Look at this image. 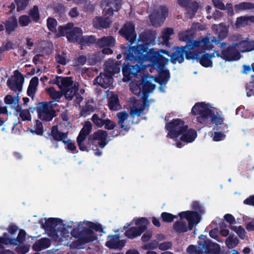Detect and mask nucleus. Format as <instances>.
<instances>
[{
	"label": "nucleus",
	"instance_id": "f257e3e1",
	"mask_svg": "<svg viewBox=\"0 0 254 254\" xmlns=\"http://www.w3.org/2000/svg\"><path fill=\"white\" fill-rule=\"evenodd\" d=\"M142 40L139 41L137 47H132V51L136 52V56L133 57L131 53L128 56L129 60L138 61V64H144L148 62L150 64H168L169 59L164 57L161 54L169 57L173 64L177 62L181 64L184 61L185 56L187 60L192 58V51L185 47H175V51L171 52L166 50L155 51L151 47L155 44L156 36L151 30H145L141 36Z\"/></svg>",
	"mask_w": 254,
	"mask_h": 254
},
{
	"label": "nucleus",
	"instance_id": "f03ea898",
	"mask_svg": "<svg viewBox=\"0 0 254 254\" xmlns=\"http://www.w3.org/2000/svg\"><path fill=\"white\" fill-rule=\"evenodd\" d=\"M41 224L48 235L53 239L57 240L66 237L67 230L60 218H49Z\"/></svg>",
	"mask_w": 254,
	"mask_h": 254
},
{
	"label": "nucleus",
	"instance_id": "7ed1b4c3",
	"mask_svg": "<svg viewBox=\"0 0 254 254\" xmlns=\"http://www.w3.org/2000/svg\"><path fill=\"white\" fill-rule=\"evenodd\" d=\"M104 72L100 73L95 79L96 82L101 87L106 89L112 85L113 76L120 72L121 64H104Z\"/></svg>",
	"mask_w": 254,
	"mask_h": 254
},
{
	"label": "nucleus",
	"instance_id": "20e7f679",
	"mask_svg": "<svg viewBox=\"0 0 254 254\" xmlns=\"http://www.w3.org/2000/svg\"><path fill=\"white\" fill-rule=\"evenodd\" d=\"M151 75L148 73L143 74V76L134 79L130 83V89L132 93L140 96L142 91L152 92L155 88L156 85L148 78H151Z\"/></svg>",
	"mask_w": 254,
	"mask_h": 254
},
{
	"label": "nucleus",
	"instance_id": "39448f33",
	"mask_svg": "<svg viewBox=\"0 0 254 254\" xmlns=\"http://www.w3.org/2000/svg\"><path fill=\"white\" fill-rule=\"evenodd\" d=\"M237 46V43L229 44L226 42H221L220 47L221 53L217 52L216 55L226 62L237 61L242 57L240 52L236 48Z\"/></svg>",
	"mask_w": 254,
	"mask_h": 254
},
{
	"label": "nucleus",
	"instance_id": "423d86ee",
	"mask_svg": "<svg viewBox=\"0 0 254 254\" xmlns=\"http://www.w3.org/2000/svg\"><path fill=\"white\" fill-rule=\"evenodd\" d=\"M191 112L193 115H198L196 118V121L199 123L207 125L212 110L209 108V104L204 102H197L192 107Z\"/></svg>",
	"mask_w": 254,
	"mask_h": 254
},
{
	"label": "nucleus",
	"instance_id": "0eeeda50",
	"mask_svg": "<svg viewBox=\"0 0 254 254\" xmlns=\"http://www.w3.org/2000/svg\"><path fill=\"white\" fill-rule=\"evenodd\" d=\"M71 236L77 239V242L84 245L93 242L97 239L94 231L89 227H82L73 228L71 231Z\"/></svg>",
	"mask_w": 254,
	"mask_h": 254
},
{
	"label": "nucleus",
	"instance_id": "6e6552de",
	"mask_svg": "<svg viewBox=\"0 0 254 254\" xmlns=\"http://www.w3.org/2000/svg\"><path fill=\"white\" fill-rule=\"evenodd\" d=\"M133 221H134V224L137 226L130 227L125 233V235L130 239L140 236L143 233L146 232L147 230V226L150 223V221L146 217L133 219Z\"/></svg>",
	"mask_w": 254,
	"mask_h": 254
},
{
	"label": "nucleus",
	"instance_id": "1a4fd4ad",
	"mask_svg": "<svg viewBox=\"0 0 254 254\" xmlns=\"http://www.w3.org/2000/svg\"><path fill=\"white\" fill-rule=\"evenodd\" d=\"M165 127L168 131L167 137L176 138L181 134L187 131L188 126L185 125V122L180 119H174L166 124Z\"/></svg>",
	"mask_w": 254,
	"mask_h": 254
},
{
	"label": "nucleus",
	"instance_id": "9d476101",
	"mask_svg": "<svg viewBox=\"0 0 254 254\" xmlns=\"http://www.w3.org/2000/svg\"><path fill=\"white\" fill-rule=\"evenodd\" d=\"M49 104L44 101L39 102L36 107L38 118L42 121H51L57 115L56 110L52 109Z\"/></svg>",
	"mask_w": 254,
	"mask_h": 254
},
{
	"label": "nucleus",
	"instance_id": "9b49d317",
	"mask_svg": "<svg viewBox=\"0 0 254 254\" xmlns=\"http://www.w3.org/2000/svg\"><path fill=\"white\" fill-rule=\"evenodd\" d=\"M92 128V126L90 121H86L80 130L76 141L79 149L82 151H89V146L87 145V141L85 143L84 141L87 136L90 133Z\"/></svg>",
	"mask_w": 254,
	"mask_h": 254
},
{
	"label": "nucleus",
	"instance_id": "f8f14e48",
	"mask_svg": "<svg viewBox=\"0 0 254 254\" xmlns=\"http://www.w3.org/2000/svg\"><path fill=\"white\" fill-rule=\"evenodd\" d=\"M26 232L23 229H20L16 238H12L7 233H4L1 236L3 246H17L22 243L25 240Z\"/></svg>",
	"mask_w": 254,
	"mask_h": 254
},
{
	"label": "nucleus",
	"instance_id": "ddd939ff",
	"mask_svg": "<svg viewBox=\"0 0 254 254\" xmlns=\"http://www.w3.org/2000/svg\"><path fill=\"white\" fill-rule=\"evenodd\" d=\"M24 80L22 74L15 70L14 71V75L11 78H8L6 83L11 90L18 91V93H19L22 91Z\"/></svg>",
	"mask_w": 254,
	"mask_h": 254
},
{
	"label": "nucleus",
	"instance_id": "4468645a",
	"mask_svg": "<svg viewBox=\"0 0 254 254\" xmlns=\"http://www.w3.org/2000/svg\"><path fill=\"white\" fill-rule=\"evenodd\" d=\"M119 33L122 37L129 42L130 45L133 44L136 40V34L135 31V26L131 22L125 23Z\"/></svg>",
	"mask_w": 254,
	"mask_h": 254
},
{
	"label": "nucleus",
	"instance_id": "2eb2a0df",
	"mask_svg": "<svg viewBox=\"0 0 254 254\" xmlns=\"http://www.w3.org/2000/svg\"><path fill=\"white\" fill-rule=\"evenodd\" d=\"M181 219H186L188 221V230H191L195 225L197 224L200 220V216L195 211H182L179 214Z\"/></svg>",
	"mask_w": 254,
	"mask_h": 254
},
{
	"label": "nucleus",
	"instance_id": "dca6fc26",
	"mask_svg": "<svg viewBox=\"0 0 254 254\" xmlns=\"http://www.w3.org/2000/svg\"><path fill=\"white\" fill-rule=\"evenodd\" d=\"M166 64H158L159 71L157 75H151V78L154 81L159 84L161 86H165L170 78V73L169 70L165 69Z\"/></svg>",
	"mask_w": 254,
	"mask_h": 254
},
{
	"label": "nucleus",
	"instance_id": "f3484780",
	"mask_svg": "<svg viewBox=\"0 0 254 254\" xmlns=\"http://www.w3.org/2000/svg\"><path fill=\"white\" fill-rule=\"evenodd\" d=\"M193 45H191L192 47H194V49L198 50H211L213 48L214 42H212V39L211 41L209 38L205 37L201 40L195 41L192 43Z\"/></svg>",
	"mask_w": 254,
	"mask_h": 254
},
{
	"label": "nucleus",
	"instance_id": "a211bd4d",
	"mask_svg": "<svg viewBox=\"0 0 254 254\" xmlns=\"http://www.w3.org/2000/svg\"><path fill=\"white\" fill-rule=\"evenodd\" d=\"M126 241L125 240H120L119 234L112 235L110 238L106 243V246L111 249L121 250L126 245Z\"/></svg>",
	"mask_w": 254,
	"mask_h": 254
},
{
	"label": "nucleus",
	"instance_id": "6ab92c4d",
	"mask_svg": "<svg viewBox=\"0 0 254 254\" xmlns=\"http://www.w3.org/2000/svg\"><path fill=\"white\" fill-rule=\"evenodd\" d=\"M108 133L106 131L103 130H98L93 134L90 135L88 137L87 145L89 146V150L94 149V144L95 140H105L107 139Z\"/></svg>",
	"mask_w": 254,
	"mask_h": 254
},
{
	"label": "nucleus",
	"instance_id": "aec40b11",
	"mask_svg": "<svg viewBox=\"0 0 254 254\" xmlns=\"http://www.w3.org/2000/svg\"><path fill=\"white\" fill-rule=\"evenodd\" d=\"M191 57V60L199 62V64H212L211 57L208 54H202V52L197 49L192 51Z\"/></svg>",
	"mask_w": 254,
	"mask_h": 254
},
{
	"label": "nucleus",
	"instance_id": "412c9836",
	"mask_svg": "<svg viewBox=\"0 0 254 254\" xmlns=\"http://www.w3.org/2000/svg\"><path fill=\"white\" fill-rule=\"evenodd\" d=\"M198 244L201 247L202 249L207 254H215L218 253L220 251V246L218 244L212 242L210 240H206L203 242L199 241Z\"/></svg>",
	"mask_w": 254,
	"mask_h": 254
},
{
	"label": "nucleus",
	"instance_id": "4be33fe9",
	"mask_svg": "<svg viewBox=\"0 0 254 254\" xmlns=\"http://www.w3.org/2000/svg\"><path fill=\"white\" fill-rule=\"evenodd\" d=\"M111 23L112 21L109 17L96 16L93 20V27L99 30L109 28Z\"/></svg>",
	"mask_w": 254,
	"mask_h": 254
},
{
	"label": "nucleus",
	"instance_id": "5701e85b",
	"mask_svg": "<svg viewBox=\"0 0 254 254\" xmlns=\"http://www.w3.org/2000/svg\"><path fill=\"white\" fill-rule=\"evenodd\" d=\"M143 32L141 33L139 35V37L138 39V41H137L136 46H130L128 48V50L126 52H123L121 54H118L117 56V59L118 60H120L122 58V57H123L125 60V63L124 64H126V63H127V64H129V63H132V64H135V63L138 64L139 62L137 61L131 60V59H130V60H129L128 59V56L129 55V53H131L133 57H135V56H136V52L133 50L132 51L131 50L132 49H132V47H135L137 46V45H138L139 41L142 40V38H141V36L143 34Z\"/></svg>",
	"mask_w": 254,
	"mask_h": 254
},
{
	"label": "nucleus",
	"instance_id": "b1692460",
	"mask_svg": "<svg viewBox=\"0 0 254 254\" xmlns=\"http://www.w3.org/2000/svg\"><path fill=\"white\" fill-rule=\"evenodd\" d=\"M54 83L58 86L61 91H63L72 86L73 82L70 77L57 76Z\"/></svg>",
	"mask_w": 254,
	"mask_h": 254
},
{
	"label": "nucleus",
	"instance_id": "393cba45",
	"mask_svg": "<svg viewBox=\"0 0 254 254\" xmlns=\"http://www.w3.org/2000/svg\"><path fill=\"white\" fill-rule=\"evenodd\" d=\"M178 36L180 41L187 42L186 45L184 46L185 48L191 51L194 49V47H191V45H193L192 43L195 40H192V34L190 31L187 30L182 32Z\"/></svg>",
	"mask_w": 254,
	"mask_h": 254
},
{
	"label": "nucleus",
	"instance_id": "a878e982",
	"mask_svg": "<svg viewBox=\"0 0 254 254\" xmlns=\"http://www.w3.org/2000/svg\"><path fill=\"white\" fill-rule=\"evenodd\" d=\"M49 135L52 137V138L51 139V141L54 140L63 142L67 138L68 132L60 131L59 130L57 126H54L52 127L51 131Z\"/></svg>",
	"mask_w": 254,
	"mask_h": 254
},
{
	"label": "nucleus",
	"instance_id": "bb28decb",
	"mask_svg": "<svg viewBox=\"0 0 254 254\" xmlns=\"http://www.w3.org/2000/svg\"><path fill=\"white\" fill-rule=\"evenodd\" d=\"M3 24L5 25L6 33L8 35L11 34L18 26L17 18L15 16L9 17Z\"/></svg>",
	"mask_w": 254,
	"mask_h": 254
},
{
	"label": "nucleus",
	"instance_id": "cd10ccee",
	"mask_svg": "<svg viewBox=\"0 0 254 254\" xmlns=\"http://www.w3.org/2000/svg\"><path fill=\"white\" fill-rule=\"evenodd\" d=\"M82 34V30L79 27H73L69 29L66 33V38L70 42H75L78 41Z\"/></svg>",
	"mask_w": 254,
	"mask_h": 254
},
{
	"label": "nucleus",
	"instance_id": "c85d7f7f",
	"mask_svg": "<svg viewBox=\"0 0 254 254\" xmlns=\"http://www.w3.org/2000/svg\"><path fill=\"white\" fill-rule=\"evenodd\" d=\"M116 39L112 36H104L103 37L99 39L96 42L97 46L101 48L104 47H114L115 46Z\"/></svg>",
	"mask_w": 254,
	"mask_h": 254
},
{
	"label": "nucleus",
	"instance_id": "c756f323",
	"mask_svg": "<svg viewBox=\"0 0 254 254\" xmlns=\"http://www.w3.org/2000/svg\"><path fill=\"white\" fill-rule=\"evenodd\" d=\"M180 140L187 143L193 142L197 137V132L194 129L190 128L181 134Z\"/></svg>",
	"mask_w": 254,
	"mask_h": 254
},
{
	"label": "nucleus",
	"instance_id": "7c9ffc66",
	"mask_svg": "<svg viewBox=\"0 0 254 254\" xmlns=\"http://www.w3.org/2000/svg\"><path fill=\"white\" fill-rule=\"evenodd\" d=\"M51 245V240L47 238H42L35 243L33 246V249L36 252H40L43 250L48 248Z\"/></svg>",
	"mask_w": 254,
	"mask_h": 254
},
{
	"label": "nucleus",
	"instance_id": "2f4dec72",
	"mask_svg": "<svg viewBox=\"0 0 254 254\" xmlns=\"http://www.w3.org/2000/svg\"><path fill=\"white\" fill-rule=\"evenodd\" d=\"M108 105L112 111L119 110L121 108L119 99L117 95L112 94L108 99Z\"/></svg>",
	"mask_w": 254,
	"mask_h": 254
},
{
	"label": "nucleus",
	"instance_id": "473e14b6",
	"mask_svg": "<svg viewBox=\"0 0 254 254\" xmlns=\"http://www.w3.org/2000/svg\"><path fill=\"white\" fill-rule=\"evenodd\" d=\"M28 14L32 22L35 23H38L40 19V14L38 6L37 5H34L33 7L29 10Z\"/></svg>",
	"mask_w": 254,
	"mask_h": 254
},
{
	"label": "nucleus",
	"instance_id": "72a5a7b5",
	"mask_svg": "<svg viewBox=\"0 0 254 254\" xmlns=\"http://www.w3.org/2000/svg\"><path fill=\"white\" fill-rule=\"evenodd\" d=\"M242 52H250L254 50V41H243L238 44Z\"/></svg>",
	"mask_w": 254,
	"mask_h": 254
},
{
	"label": "nucleus",
	"instance_id": "f704fd0d",
	"mask_svg": "<svg viewBox=\"0 0 254 254\" xmlns=\"http://www.w3.org/2000/svg\"><path fill=\"white\" fill-rule=\"evenodd\" d=\"M130 70L132 73L133 79H135L137 78H139L145 74L143 73V66H140L139 64H130Z\"/></svg>",
	"mask_w": 254,
	"mask_h": 254
},
{
	"label": "nucleus",
	"instance_id": "c9c22d12",
	"mask_svg": "<svg viewBox=\"0 0 254 254\" xmlns=\"http://www.w3.org/2000/svg\"><path fill=\"white\" fill-rule=\"evenodd\" d=\"M78 90L77 87L72 85L62 92L67 100L71 101L73 99L74 95L77 92Z\"/></svg>",
	"mask_w": 254,
	"mask_h": 254
},
{
	"label": "nucleus",
	"instance_id": "e433bc0d",
	"mask_svg": "<svg viewBox=\"0 0 254 254\" xmlns=\"http://www.w3.org/2000/svg\"><path fill=\"white\" fill-rule=\"evenodd\" d=\"M130 64H123L122 66V72L124 76L123 81L125 82L133 81L132 73L130 70Z\"/></svg>",
	"mask_w": 254,
	"mask_h": 254
},
{
	"label": "nucleus",
	"instance_id": "4c0bfd02",
	"mask_svg": "<svg viewBox=\"0 0 254 254\" xmlns=\"http://www.w3.org/2000/svg\"><path fill=\"white\" fill-rule=\"evenodd\" d=\"M46 91L50 98L57 102H59V100L63 96L62 91H57L53 87L48 88L46 89Z\"/></svg>",
	"mask_w": 254,
	"mask_h": 254
},
{
	"label": "nucleus",
	"instance_id": "58836bf2",
	"mask_svg": "<svg viewBox=\"0 0 254 254\" xmlns=\"http://www.w3.org/2000/svg\"><path fill=\"white\" fill-rule=\"evenodd\" d=\"M174 230L178 233H183L187 232L188 228L186 222L177 221L173 224Z\"/></svg>",
	"mask_w": 254,
	"mask_h": 254
},
{
	"label": "nucleus",
	"instance_id": "ea45409f",
	"mask_svg": "<svg viewBox=\"0 0 254 254\" xmlns=\"http://www.w3.org/2000/svg\"><path fill=\"white\" fill-rule=\"evenodd\" d=\"M97 41L96 36L93 35L82 36L80 39V44L84 46H90L96 43Z\"/></svg>",
	"mask_w": 254,
	"mask_h": 254
},
{
	"label": "nucleus",
	"instance_id": "a19ab883",
	"mask_svg": "<svg viewBox=\"0 0 254 254\" xmlns=\"http://www.w3.org/2000/svg\"><path fill=\"white\" fill-rule=\"evenodd\" d=\"M254 8V3L250 2H242L234 6V9L236 12L241 10L252 9Z\"/></svg>",
	"mask_w": 254,
	"mask_h": 254
},
{
	"label": "nucleus",
	"instance_id": "79ce46f5",
	"mask_svg": "<svg viewBox=\"0 0 254 254\" xmlns=\"http://www.w3.org/2000/svg\"><path fill=\"white\" fill-rule=\"evenodd\" d=\"M174 34V29L172 28H166L162 32V38L163 43L168 46L169 44L170 36Z\"/></svg>",
	"mask_w": 254,
	"mask_h": 254
},
{
	"label": "nucleus",
	"instance_id": "37998d69",
	"mask_svg": "<svg viewBox=\"0 0 254 254\" xmlns=\"http://www.w3.org/2000/svg\"><path fill=\"white\" fill-rule=\"evenodd\" d=\"M58 22L57 20L53 17H49L47 19V26L48 30L52 33L57 32V26Z\"/></svg>",
	"mask_w": 254,
	"mask_h": 254
},
{
	"label": "nucleus",
	"instance_id": "c03bdc74",
	"mask_svg": "<svg viewBox=\"0 0 254 254\" xmlns=\"http://www.w3.org/2000/svg\"><path fill=\"white\" fill-rule=\"evenodd\" d=\"M146 107L142 104H140L139 107L137 106H133L130 108V115L132 117L135 116H140L143 113Z\"/></svg>",
	"mask_w": 254,
	"mask_h": 254
},
{
	"label": "nucleus",
	"instance_id": "a18cd8bd",
	"mask_svg": "<svg viewBox=\"0 0 254 254\" xmlns=\"http://www.w3.org/2000/svg\"><path fill=\"white\" fill-rule=\"evenodd\" d=\"M55 59L57 64H66L69 62L67 53L64 52L57 54L55 56Z\"/></svg>",
	"mask_w": 254,
	"mask_h": 254
},
{
	"label": "nucleus",
	"instance_id": "49530a36",
	"mask_svg": "<svg viewBox=\"0 0 254 254\" xmlns=\"http://www.w3.org/2000/svg\"><path fill=\"white\" fill-rule=\"evenodd\" d=\"M161 218L163 222L171 223L173 222L175 219H177L178 216L173 215L168 212H163L161 214Z\"/></svg>",
	"mask_w": 254,
	"mask_h": 254
},
{
	"label": "nucleus",
	"instance_id": "de8ad7c7",
	"mask_svg": "<svg viewBox=\"0 0 254 254\" xmlns=\"http://www.w3.org/2000/svg\"><path fill=\"white\" fill-rule=\"evenodd\" d=\"M227 36V32L226 30H221L220 31L218 34V36L214 37L213 36L212 38V41L214 42L215 45H218V44H220V42L226 38Z\"/></svg>",
	"mask_w": 254,
	"mask_h": 254
},
{
	"label": "nucleus",
	"instance_id": "09e8293b",
	"mask_svg": "<svg viewBox=\"0 0 254 254\" xmlns=\"http://www.w3.org/2000/svg\"><path fill=\"white\" fill-rule=\"evenodd\" d=\"M35 129H30V132L35 133L37 135H42L44 132L43 126L42 123L39 121H36V125L34 126Z\"/></svg>",
	"mask_w": 254,
	"mask_h": 254
},
{
	"label": "nucleus",
	"instance_id": "8fccbe9b",
	"mask_svg": "<svg viewBox=\"0 0 254 254\" xmlns=\"http://www.w3.org/2000/svg\"><path fill=\"white\" fill-rule=\"evenodd\" d=\"M106 3L107 6L113 7L115 11H118L121 8L122 0H106Z\"/></svg>",
	"mask_w": 254,
	"mask_h": 254
},
{
	"label": "nucleus",
	"instance_id": "3c124183",
	"mask_svg": "<svg viewBox=\"0 0 254 254\" xmlns=\"http://www.w3.org/2000/svg\"><path fill=\"white\" fill-rule=\"evenodd\" d=\"M14 1L16 4V11L20 12L26 9L29 0H14Z\"/></svg>",
	"mask_w": 254,
	"mask_h": 254
},
{
	"label": "nucleus",
	"instance_id": "603ef678",
	"mask_svg": "<svg viewBox=\"0 0 254 254\" xmlns=\"http://www.w3.org/2000/svg\"><path fill=\"white\" fill-rule=\"evenodd\" d=\"M209 122L217 126L221 125L223 124L224 119L223 118L215 115L212 111V113L211 116H210ZM208 124H210V122H209Z\"/></svg>",
	"mask_w": 254,
	"mask_h": 254
},
{
	"label": "nucleus",
	"instance_id": "864d4df0",
	"mask_svg": "<svg viewBox=\"0 0 254 254\" xmlns=\"http://www.w3.org/2000/svg\"><path fill=\"white\" fill-rule=\"evenodd\" d=\"M18 22L21 27H26L31 23L32 21L29 16L22 15L19 17Z\"/></svg>",
	"mask_w": 254,
	"mask_h": 254
},
{
	"label": "nucleus",
	"instance_id": "5fc2aeb1",
	"mask_svg": "<svg viewBox=\"0 0 254 254\" xmlns=\"http://www.w3.org/2000/svg\"><path fill=\"white\" fill-rule=\"evenodd\" d=\"M17 112H19V116L22 121H30L31 120V115L28 110H22L21 108L16 109Z\"/></svg>",
	"mask_w": 254,
	"mask_h": 254
},
{
	"label": "nucleus",
	"instance_id": "6e6d98bb",
	"mask_svg": "<svg viewBox=\"0 0 254 254\" xmlns=\"http://www.w3.org/2000/svg\"><path fill=\"white\" fill-rule=\"evenodd\" d=\"M19 93L17 94V96L15 97L10 95H7L4 98V102L5 104L8 105H12L14 103L17 104L19 101Z\"/></svg>",
	"mask_w": 254,
	"mask_h": 254
},
{
	"label": "nucleus",
	"instance_id": "4d7b16f0",
	"mask_svg": "<svg viewBox=\"0 0 254 254\" xmlns=\"http://www.w3.org/2000/svg\"><path fill=\"white\" fill-rule=\"evenodd\" d=\"M73 26L72 23H68L65 26H59L58 30L61 36H64L65 35H66L67 32H68L69 29H71Z\"/></svg>",
	"mask_w": 254,
	"mask_h": 254
},
{
	"label": "nucleus",
	"instance_id": "13d9d810",
	"mask_svg": "<svg viewBox=\"0 0 254 254\" xmlns=\"http://www.w3.org/2000/svg\"><path fill=\"white\" fill-rule=\"evenodd\" d=\"M94 111L93 106L88 103H86L81 109L80 114L81 116H86L87 114Z\"/></svg>",
	"mask_w": 254,
	"mask_h": 254
},
{
	"label": "nucleus",
	"instance_id": "bf43d9fd",
	"mask_svg": "<svg viewBox=\"0 0 254 254\" xmlns=\"http://www.w3.org/2000/svg\"><path fill=\"white\" fill-rule=\"evenodd\" d=\"M249 22L247 16H242L237 18L236 21V26L237 27L241 26L245 27L248 25Z\"/></svg>",
	"mask_w": 254,
	"mask_h": 254
},
{
	"label": "nucleus",
	"instance_id": "052dcab7",
	"mask_svg": "<svg viewBox=\"0 0 254 254\" xmlns=\"http://www.w3.org/2000/svg\"><path fill=\"white\" fill-rule=\"evenodd\" d=\"M93 124L99 127H101L104 126L105 120L100 118L98 115L94 114L91 118Z\"/></svg>",
	"mask_w": 254,
	"mask_h": 254
},
{
	"label": "nucleus",
	"instance_id": "680f3d73",
	"mask_svg": "<svg viewBox=\"0 0 254 254\" xmlns=\"http://www.w3.org/2000/svg\"><path fill=\"white\" fill-rule=\"evenodd\" d=\"M190 11V14L192 16H194L198 8V3L197 1H194L193 2H190L189 6L186 7Z\"/></svg>",
	"mask_w": 254,
	"mask_h": 254
},
{
	"label": "nucleus",
	"instance_id": "e2e57ef3",
	"mask_svg": "<svg viewBox=\"0 0 254 254\" xmlns=\"http://www.w3.org/2000/svg\"><path fill=\"white\" fill-rule=\"evenodd\" d=\"M225 243L227 247L229 249H231L237 245L238 239L237 238H233L230 236L227 238Z\"/></svg>",
	"mask_w": 254,
	"mask_h": 254
},
{
	"label": "nucleus",
	"instance_id": "0e129e2a",
	"mask_svg": "<svg viewBox=\"0 0 254 254\" xmlns=\"http://www.w3.org/2000/svg\"><path fill=\"white\" fill-rule=\"evenodd\" d=\"M245 87L248 97L254 96V79L253 81L247 83Z\"/></svg>",
	"mask_w": 254,
	"mask_h": 254
},
{
	"label": "nucleus",
	"instance_id": "69168bd1",
	"mask_svg": "<svg viewBox=\"0 0 254 254\" xmlns=\"http://www.w3.org/2000/svg\"><path fill=\"white\" fill-rule=\"evenodd\" d=\"M140 66H143V70L144 71L147 68L150 73H157L159 71L158 64H139Z\"/></svg>",
	"mask_w": 254,
	"mask_h": 254
},
{
	"label": "nucleus",
	"instance_id": "338daca9",
	"mask_svg": "<svg viewBox=\"0 0 254 254\" xmlns=\"http://www.w3.org/2000/svg\"><path fill=\"white\" fill-rule=\"evenodd\" d=\"M158 241L157 240H152L151 242L143 246V248L144 250H152L156 249L159 246Z\"/></svg>",
	"mask_w": 254,
	"mask_h": 254
},
{
	"label": "nucleus",
	"instance_id": "774afa93",
	"mask_svg": "<svg viewBox=\"0 0 254 254\" xmlns=\"http://www.w3.org/2000/svg\"><path fill=\"white\" fill-rule=\"evenodd\" d=\"M15 251L18 254H25L29 250V248L28 246L26 245H17L14 249Z\"/></svg>",
	"mask_w": 254,
	"mask_h": 254
}]
</instances>
